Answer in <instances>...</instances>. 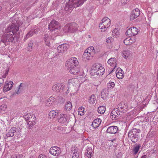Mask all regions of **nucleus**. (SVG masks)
Instances as JSON below:
<instances>
[{"mask_svg":"<svg viewBox=\"0 0 158 158\" xmlns=\"http://www.w3.org/2000/svg\"><path fill=\"white\" fill-rule=\"evenodd\" d=\"M19 30V26L18 24L12 23L5 30L6 33L3 34L1 37L0 43H4L5 45L9 44L14 39L13 35Z\"/></svg>","mask_w":158,"mask_h":158,"instance_id":"f257e3e1","label":"nucleus"},{"mask_svg":"<svg viewBox=\"0 0 158 158\" xmlns=\"http://www.w3.org/2000/svg\"><path fill=\"white\" fill-rule=\"evenodd\" d=\"M78 64L77 58L73 57L66 61L65 66L69 70L71 73L76 75L80 70V67L78 66Z\"/></svg>","mask_w":158,"mask_h":158,"instance_id":"f03ea898","label":"nucleus"},{"mask_svg":"<svg viewBox=\"0 0 158 158\" xmlns=\"http://www.w3.org/2000/svg\"><path fill=\"white\" fill-rule=\"evenodd\" d=\"M86 1V0H69V2L65 4L64 9L71 12L74 8L81 6Z\"/></svg>","mask_w":158,"mask_h":158,"instance_id":"7ed1b4c3","label":"nucleus"},{"mask_svg":"<svg viewBox=\"0 0 158 158\" xmlns=\"http://www.w3.org/2000/svg\"><path fill=\"white\" fill-rule=\"evenodd\" d=\"M105 72L104 68L99 64H94L91 69L90 73L92 75H102Z\"/></svg>","mask_w":158,"mask_h":158,"instance_id":"20e7f679","label":"nucleus"},{"mask_svg":"<svg viewBox=\"0 0 158 158\" xmlns=\"http://www.w3.org/2000/svg\"><path fill=\"white\" fill-rule=\"evenodd\" d=\"M139 129L134 128L131 130L128 133V137L133 143H136L138 141V134Z\"/></svg>","mask_w":158,"mask_h":158,"instance_id":"39448f33","label":"nucleus"},{"mask_svg":"<svg viewBox=\"0 0 158 158\" xmlns=\"http://www.w3.org/2000/svg\"><path fill=\"white\" fill-rule=\"evenodd\" d=\"M110 20L107 17L104 18L102 20V22L99 25V28L102 31L106 30V28L109 27L111 23Z\"/></svg>","mask_w":158,"mask_h":158,"instance_id":"423d86ee","label":"nucleus"},{"mask_svg":"<svg viewBox=\"0 0 158 158\" xmlns=\"http://www.w3.org/2000/svg\"><path fill=\"white\" fill-rule=\"evenodd\" d=\"M60 27V26L59 23L55 20H52L49 24L48 28L52 31L53 34V31L55 33H57L58 32V30Z\"/></svg>","mask_w":158,"mask_h":158,"instance_id":"0eeeda50","label":"nucleus"},{"mask_svg":"<svg viewBox=\"0 0 158 158\" xmlns=\"http://www.w3.org/2000/svg\"><path fill=\"white\" fill-rule=\"evenodd\" d=\"M22 128L20 129L19 131L15 127H13L10 130V131L8 132L6 134V136L8 137H13L14 135H18L21 133Z\"/></svg>","mask_w":158,"mask_h":158,"instance_id":"6e6552de","label":"nucleus"},{"mask_svg":"<svg viewBox=\"0 0 158 158\" xmlns=\"http://www.w3.org/2000/svg\"><path fill=\"white\" fill-rule=\"evenodd\" d=\"M78 26L77 24L75 23H73L69 24L66 27L68 31L70 33L74 32L77 31Z\"/></svg>","mask_w":158,"mask_h":158,"instance_id":"1a4fd4ad","label":"nucleus"},{"mask_svg":"<svg viewBox=\"0 0 158 158\" xmlns=\"http://www.w3.org/2000/svg\"><path fill=\"white\" fill-rule=\"evenodd\" d=\"M138 32V29L135 27H132L127 30L126 34L129 36L137 35Z\"/></svg>","mask_w":158,"mask_h":158,"instance_id":"9d476101","label":"nucleus"},{"mask_svg":"<svg viewBox=\"0 0 158 158\" xmlns=\"http://www.w3.org/2000/svg\"><path fill=\"white\" fill-rule=\"evenodd\" d=\"M61 152L60 148L57 146L51 147L49 150L50 154L53 156H56L60 154Z\"/></svg>","mask_w":158,"mask_h":158,"instance_id":"9b49d317","label":"nucleus"},{"mask_svg":"<svg viewBox=\"0 0 158 158\" xmlns=\"http://www.w3.org/2000/svg\"><path fill=\"white\" fill-rule=\"evenodd\" d=\"M69 114H60V118L58 119V122L66 124L68 123L69 121Z\"/></svg>","mask_w":158,"mask_h":158,"instance_id":"f8f14e48","label":"nucleus"},{"mask_svg":"<svg viewBox=\"0 0 158 158\" xmlns=\"http://www.w3.org/2000/svg\"><path fill=\"white\" fill-rule=\"evenodd\" d=\"M117 109L122 113H125L128 110L127 105L123 102H121L118 104Z\"/></svg>","mask_w":158,"mask_h":158,"instance_id":"ddd939ff","label":"nucleus"},{"mask_svg":"<svg viewBox=\"0 0 158 158\" xmlns=\"http://www.w3.org/2000/svg\"><path fill=\"white\" fill-rule=\"evenodd\" d=\"M69 48V45L66 44H63L60 45L57 47V52L59 53H63L67 51Z\"/></svg>","mask_w":158,"mask_h":158,"instance_id":"4468645a","label":"nucleus"},{"mask_svg":"<svg viewBox=\"0 0 158 158\" xmlns=\"http://www.w3.org/2000/svg\"><path fill=\"white\" fill-rule=\"evenodd\" d=\"M53 90L57 93H62L64 89V86L62 84H57L54 85L52 88Z\"/></svg>","mask_w":158,"mask_h":158,"instance_id":"2eb2a0df","label":"nucleus"},{"mask_svg":"<svg viewBox=\"0 0 158 158\" xmlns=\"http://www.w3.org/2000/svg\"><path fill=\"white\" fill-rule=\"evenodd\" d=\"M89 48H88L85 50V52L83 53L82 56V60L83 61H87L89 60L92 57L91 52H89L88 50Z\"/></svg>","mask_w":158,"mask_h":158,"instance_id":"dca6fc26","label":"nucleus"},{"mask_svg":"<svg viewBox=\"0 0 158 158\" xmlns=\"http://www.w3.org/2000/svg\"><path fill=\"white\" fill-rule=\"evenodd\" d=\"M139 15L140 11L138 9L136 8L133 10L130 15V20H133L138 17Z\"/></svg>","mask_w":158,"mask_h":158,"instance_id":"f3484780","label":"nucleus"},{"mask_svg":"<svg viewBox=\"0 0 158 158\" xmlns=\"http://www.w3.org/2000/svg\"><path fill=\"white\" fill-rule=\"evenodd\" d=\"M121 112L117 108H115L112 110L110 115L111 118L115 119H118L120 117V112Z\"/></svg>","mask_w":158,"mask_h":158,"instance_id":"a211bd4d","label":"nucleus"},{"mask_svg":"<svg viewBox=\"0 0 158 158\" xmlns=\"http://www.w3.org/2000/svg\"><path fill=\"white\" fill-rule=\"evenodd\" d=\"M13 85V83L12 81H7L3 88V92H6L10 90L12 88Z\"/></svg>","mask_w":158,"mask_h":158,"instance_id":"6ab92c4d","label":"nucleus"},{"mask_svg":"<svg viewBox=\"0 0 158 158\" xmlns=\"http://www.w3.org/2000/svg\"><path fill=\"white\" fill-rule=\"evenodd\" d=\"M118 130L117 126H111L108 127L106 132L107 133L110 134L116 133Z\"/></svg>","mask_w":158,"mask_h":158,"instance_id":"aec40b11","label":"nucleus"},{"mask_svg":"<svg viewBox=\"0 0 158 158\" xmlns=\"http://www.w3.org/2000/svg\"><path fill=\"white\" fill-rule=\"evenodd\" d=\"M122 70L120 68H118L116 71V76L119 79H122L123 77L124 74Z\"/></svg>","mask_w":158,"mask_h":158,"instance_id":"412c9836","label":"nucleus"},{"mask_svg":"<svg viewBox=\"0 0 158 158\" xmlns=\"http://www.w3.org/2000/svg\"><path fill=\"white\" fill-rule=\"evenodd\" d=\"M101 122L102 120L100 118L95 119L91 125L94 128H96L101 124Z\"/></svg>","mask_w":158,"mask_h":158,"instance_id":"4be33fe9","label":"nucleus"},{"mask_svg":"<svg viewBox=\"0 0 158 158\" xmlns=\"http://www.w3.org/2000/svg\"><path fill=\"white\" fill-rule=\"evenodd\" d=\"M116 59L115 58H110L108 61V63L110 65H113V66L114 67V68L110 72V73L113 71L114 69L116 67Z\"/></svg>","mask_w":158,"mask_h":158,"instance_id":"5701e85b","label":"nucleus"},{"mask_svg":"<svg viewBox=\"0 0 158 158\" xmlns=\"http://www.w3.org/2000/svg\"><path fill=\"white\" fill-rule=\"evenodd\" d=\"M51 39L53 38H51V36L48 34L44 35V40L45 42L46 45L48 46H49L50 45V41Z\"/></svg>","mask_w":158,"mask_h":158,"instance_id":"b1692460","label":"nucleus"},{"mask_svg":"<svg viewBox=\"0 0 158 158\" xmlns=\"http://www.w3.org/2000/svg\"><path fill=\"white\" fill-rule=\"evenodd\" d=\"M87 152H86V155L88 158H91L92 156V153L93 149L91 147L88 146L87 147Z\"/></svg>","mask_w":158,"mask_h":158,"instance_id":"393cba45","label":"nucleus"},{"mask_svg":"<svg viewBox=\"0 0 158 158\" xmlns=\"http://www.w3.org/2000/svg\"><path fill=\"white\" fill-rule=\"evenodd\" d=\"M26 84L25 83H21L19 85L18 89L17 91L16 92V94H19L21 92L26 88Z\"/></svg>","mask_w":158,"mask_h":158,"instance_id":"a878e982","label":"nucleus"},{"mask_svg":"<svg viewBox=\"0 0 158 158\" xmlns=\"http://www.w3.org/2000/svg\"><path fill=\"white\" fill-rule=\"evenodd\" d=\"M55 101V98L51 96L47 99L46 102V105L48 106H50L52 105Z\"/></svg>","mask_w":158,"mask_h":158,"instance_id":"bb28decb","label":"nucleus"},{"mask_svg":"<svg viewBox=\"0 0 158 158\" xmlns=\"http://www.w3.org/2000/svg\"><path fill=\"white\" fill-rule=\"evenodd\" d=\"M108 91L107 89H103L101 94V97L103 99H106L108 97Z\"/></svg>","mask_w":158,"mask_h":158,"instance_id":"cd10ccee","label":"nucleus"},{"mask_svg":"<svg viewBox=\"0 0 158 158\" xmlns=\"http://www.w3.org/2000/svg\"><path fill=\"white\" fill-rule=\"evenodd\" d=\"M59 112L58 110H52L50 111L49 113V117L50 118H54L55 116L57 115Z\"/></svg>","mask_w":158,"mask_h":158,"instance_id":"c85d7f7f","label":"nucleus"},{"mask_svg":"<svg viewBox=\"0 0 158 158\" xmlns=\"http://www.w3.org/2000/svg\"><path fill=\"white\" fill-rule=\"evenodd\" d=\"M33 117L34 120L35 119L34 118H35V117L34 115H32L30 113H27L24 115L23 118L26 121H27L28 120H31V119H32Z\"/></svg>","mask_w":158,"mask_h":158,"instance_id":"c756f323","label":"nucleus"},{"mask_svg":"<svg viewBox=\"0 0 158 158\" xmlns=\"http://www.w3.org/2000/svg\"><path fill=\"white\" fill-rule=\"evenodd\" d=\"M134 42V41L132 40V39L130 38H126L123 41L124 44L126 45H130L131 44Z\"/></svg>","mask_w":158,"mask_h":158,"instance_id":"7c9ffc66","label":"nucleus"},{"mask_svg":"<svg viewBox=\"0 0 158 158\" xmlns=\"http://www.w3.org/2000/svg\"><path fill=\"white\" fill-rule=\"evenodd\" d=\"M35 119L33 121L30 120L27 123V128L28 129H31L32 127L35 124Z\"/></svg>","mask_w":158,"mask_h":158,"instance_id":"2f4dec72","label":"nucleus"},{"mask_svg":"<svg viewBox=\"0 0 158 158\" xmlns=\"http://www.w3.org/2000/svg\"><path fill=\"white\" fill-rule=\"evenodd\" d=\"M131 53V52L129 50H124L123 52V56L125 59H126L128 56H130Z\"/></svg>","mask_w":158,"mask_h":158,"instance_id":"473e14b6","label":"nucleus"},{"mask_svg":"<svg viewBox=\"0 0 158 158\" xmlns=\"http://www.w3.org/2000/svg\"><path fill=\"white\" fill-rule=\"evenodd\" d=\"M141 147L140 144H136L133 149V151L134 154H136L138 152Z\"/></svg>","mask_w":158,"mask_h":158,"instance_id":"72a5a7b5","label":"nucleus"},{"mask_svg":"<svg viewBox=\"0 0 158 158\" xmlns=\"http://www.w3.org/2000/svg\"><path fill=\"white\" fill-rule=\"evenodd\" d=\"M106 110V108L104 106H100L98 109V113L101 114L104 113Z\"/></svg>","mask_w":158,"mask_h":158,"instance_id":"f704fd0d","label":"nucleus"},{"mask_svg":"<svg viewBox=\"0 0 158 158\" xmlns=\"http://www.w3.org/2000/svg\"><path fill=\"white\" fill-rule=\"evenodd\" d=\"M72 107V103L69 101H68L66 103L65 105V109L67 110H70Z\"/></svg>","mask_w":158,"mask_h":158,"instance_id":"c9c22d12","label":"nucleus"},{"mask_svg":"<svg viewBox=\"0 0 158 158\" xmlns=\"http://www.w3.org/2000/svg\"><path fill=\"white\" fill-rule=\"evenodd\" d=\"M96 101V97L94 95H92L91 96L90 98L89 99V102L90 104L94 103Z\"/></svg>","mask_w":158,"mask_h":158,"instance_id":"e433bc0d","label":"nucleus"},{"mask_svg":"<svg viewBox=\"0 0 158 158\" xmlns=\"http://www.w3.org/2000/svg\"><path fill=\"white\" fill-rule=\"evenodd\" d=\"M33 34L34 32L31 29L27 34L24 39L26 40L27 39L31 37Z\"/></svg>","mask_w":158,"mask_h":158,"instance_id":"4c0bfd02","label":"nucleus"},{"mask_svg":"<svg viewBox=\"0 0 158 158\" xmlns=\"http://www.w3.org/2000/svg\"><path fill=\"white\" fill-rule=\"evenodd\" d=\"M84 108L83 107H81L78 110V114L80 115H83L84 114Z\"/></svg>","mask_w":158,"mask_h":158,"instance_id":"58836bf2","label":"nucleus"},{"mask_svg":"<svg viewBox=\"0 0 158 158\" xmlns=\"http://www.w3.org/2000/svg\"><path fill=\"white\" fill-rule=\"evenodd\" d=\"M74 152L73 153L72 158H78L79 157V152L76 149H74Z\"/></svg>","mask_w":158,"mask_h":158,"instance_id":"ea45409f","label":"nucleus"},{"mask_svg":"<svg viewBox=\"0 0 158 158\" xmlns=\"http://www.w3.org/2000/svg\"><path fill=\"white\" fill-rule=\"evenodd\" d=\"M117 30L116 29H114L112 32V35L113 36V37L117 38L118 36V33L117 32Z\"/></svg>","mask_w":158,"mask_h":158,"instance_id":"a19ab883","label":"nucleus"},{"mask_svg":"<svg viewBox=\"0 0 158 158\" xmlns=\"http://www.w3.org/2000/svg\"><path fill=\"white\" fill-rule=\"evenodd\" d=\"M23 157L22 154H15L12 156V158H22Z\"/></svg>","mask_w":158,"mask_h":158,"instance_id":"79ce46f5","label":"nucleus"},{"mask_svg":"<svg viewBox=\"0 0 158 158\" xmlns=\"http://www.w3.org/2000/svg\"><path fill=\"white\" fill-rule=\"evenodd\" d=\"M114 40L113 38L110 37L107 39L106 42L108 43H111Z\"/></svg>","mask_w":158,"mask_h":158,"instance_id":"37998d69","label":"nucleus"},{"mask_svg":"<svg viewBox=\"0 0 158 158\" xmlns=\"http://www.w3.org/2000/svg\"><path fill=\"white\" fill-rule=\"evenodd\" d=\"M7 108V106L5 104H2L0 106V110L4 111Z\"/></svg>","mask_w":158,"mask_h":158,"instance_id":"c03bdc74","label":"nucleus"},{"mask_svg":"<svg viewBox=\"0 0 158 158\" xmlns=\"http://www.w3.org/2000/svg\"><path fill=\"white\" fill-rule=\"evenodd\" d=\"M33 45V43L31 42H30L29 43L28 46V49L29 51H30L32 49Z\"/></svg>","mask_w":158,"mask_h":158,"instance_id":"a18cd8bd","label":"nucleus"},{"mask_svg":"<svg viewBox=\"0 0 158 158\" xmlns=\"http://www.w3.org/2000/svg\"><path fill=\"white\" fill-rule=\"evenodd\" d=\"M107 85L108 86H110V87L112 88L114 86L115 84L113 82H109V83H108Z\"/></svg>","mask_w":158,"mask_h":158,"instance_id":"49530a36","label":"nucleus"},{"mask_svg":"<svg viewBox=\"0 0 158 158\" xmlns=\"http://www.w3.org/2000/svg\"><path fill=\"white\" fill-rule=\"evenodd\" d=\"M32 30H33L34 32V34L37 33L38 31H40V29L38 28H36L34 29H32Z\"/></svg>","mask_w":158,"mask_h":158,"instance_id":"de8ad7c7","label":"nucleus"},{"mask_svg":"<svg viewBox=\"0 0 158 158\" xmlns=\"http://www.w3.org/2000/svg\"><path fill=\"white\" fill-rule=\"evenodd\" d=\"M38 158H47V157L45 155L40 154L39 155Z\"/></svg>","mask_w":158,"mask_h":158,"instance_id":"09e8293b","label":"nucleus"},{"mask_svg":"<svg viewBox=\"0 0 158 158\" xmlns=\"http://www.w3.org/2000/svg\"><path fill=\"white\" fill-rule=\"evenodd\" d=\"M121 3L123 5H125L126 3L127 2L128 0H121Z\"/></svg>","mask_w":158,"mask_h":158,"instance_id":"8fccbe9b","label":"nucleus"},{"mask_svg":"<svg viewBox=\"0 0 158 158\" xmlns=\"http://www.w3.org/2000/svg\"><path fill=\"white\" fill-rule=\"evenodd\" d=\"M89 48V49L88 51L91 52V50L93 51V50H94V47H91L90 48Z\"/></svg>","mask_w":158,"mask_h":158,"instance_id":"3c124183","label":"nucleus"},{"mask_svg":"<svg viewBox=\"0 0 158 158\" xmlns=\"http://www.w3.org/2000/svg\"><path fill=\"white\" fill-rule=\"evenodd\" d=\"M147 156L146 155L142 156L141 158H146Z\"/></svg>","mask_w":158,"mask_h":158,"instance_id":"603ef678","label":"nucleus"},{"mask_svg":"<svg viewBox=\"0 0 158 158\" xmlns=\"http://www.w3.org/2000/svg\"><path fill=\"white\" fill-rule=\"evenodd\" d=\"M69 90L68 89L67 90V91L66 92H65V93L66 94H67L68 93H69Z\"/></svg>","mask_w":158,"mask_h":158,"instance_id":"864d4df0","label":"nucleus"},{"mask_svg":"<svg viewBox=\"0 0 158 158\" xmlns=\"http://www.w3.org/2000/svg\"><path fill=\"white\" fill-rule=\"evenodd\" d=\"M118 155H120V156H121L122 155V153L121 152H119L118 153Z\"/></svg>","mask_w":158,"mask_h":158,"instance_id":"5fc2aeb1","label":"nucleus"},{"mask_svg":"<svg viewBox=\"0 0 158 158\" xmlns=\"http://www.w3.org/2000/svg\"><path fill=\"white\" fill-rule=\"evenodd\" d=\"M60 128L59 127H56V128L55 127V128H54V129H56V128H57V129H59Z\"/></svg>","mask_w":158,"mask_h":158,"instance_id":"6e6d98bb","label":"nucleus"},{"mask_svg":"<svg viewBox=\"0 0 158 158\" xmlns=\"http://www.w3.org/2000/svg\"><path fill=\"white\" fill-rule=\"evenodd\" d=\"M8 70L5 73V75H7L8 73Z\"/></svg>","mask_w":158,"mask_h":158,"instance_id":"4d7b16f0","label":"nucleus"},{"mask_svg":"<svg viewBox=\"0 0 158 158\" xmlns=\"http://www.w3.org/2000/svg\"><path fill=\"white\" fill-rule=\"evenodd\" d=\"M1 149H2V147H1V144L0 143V151L1 150Z\"/></svg>","mask_w":158,"mask_h":158,"instance_id":"13d9d810","label":"nucleus"},{"mask_svg":"<svg viewBox=\"0 0 158 158\" xmlns=\"http://www.w3.org/2000/svg\"><path fill=\"white\" fill-rule=\"evenodd\" d=\"M2 83H0V87L2 86Z\"/></svg>","mask_w":158,"mask_h":158,"instance_id":"bf43d9fd","label":"nucleus"},{"mask_svg":"<svg viewBox=\"0 0 158 158\" xmlns=\"http://www.w3.org/2000/svg\"><path fill=\"white\" fill-rule=\"evenodd\" d=\"M2 7L1 6H0V11L2 10Z\"/></svg>","mask_w":158,"mask_h":158,"instance_id":"052dcab7","label":"nucleus"},{"mask_svg":"<svg viewBox=\"0 0 158 158\" xmlns=\"http://www.w3.org/2000/svg\"><path fill=\"white\" fill-rule=\"evenodd\" d=\"M115 140V139H113V140H111V141H112V142H113L114 140Z\"/></svg>","mask_w":158,"mask_h":158,"instance_id":"680f3d73","label":"nucleus"},{"mask_svg":"<svg viewBox=\"0 0 158 158\" xmlns=\"http://www.w3.org/2000/svg\"><path fill=\"white\" fill-rule=\"evenodd\" d=\"M30 158H35L33 157H31Z\"/></svg>","mask_w":158,"mask_h":158,"instance_id":"e2e57ef3","label":"nucleus"},{"mask_svg":"<svg viewBox=\"0 0 158 158\" xmlns=\"http://www.w3.org/2000/svg\"><path fill=\"white\" fill-rule=\"evenodd\" d=\"M1 139V136H0V139Z\"/></svg>","mask_w":158,"mask_h":158,"instance_id":"0e129e2a","label":"nucleus"}]
</instances>
